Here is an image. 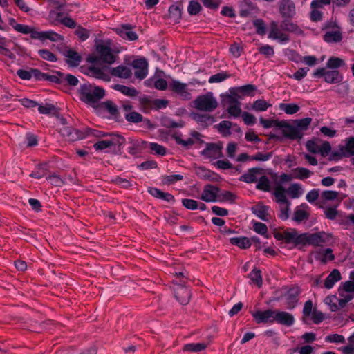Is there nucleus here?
<instances>
[{
	"instance_id": "obj_1",
	"label": "nucleus",
	"mask_w": 354,
	"mask_h": 354,
	"mask_svg": "<svg viewBox=\"0 0 354 354\" xmlns=\"http://www.w3.org/2000/svg\"><path fill=\"white\" fill-rule=\"evenodd\" d=\"M290 180L291 177L286 174L279 175L277 173H272L271 180L263 174L258 180L257 188L264 192H272L277 199H283L286 196L283 183Z\"/></svg>"
},
{
	"instance_id": "obj_2",
	"label": "nucleus",
	"mask_w": 354,
	"mask_h": 354,
	"mask_svg": "<svg viewBox=\"0 0 354 354\" xmlns=\"http://www.w3.org/2000/svg\"><path fill=\"white\" fill-rule=\"evenodd\" d=\"M8 22L16 32L24 35H29L34 39H39L40 41L48 39L52 41H57L62 39L60 35L53 30L38 31L32 26L17 23L14 18H10Z\"/></svg>"
},
{
	"instance_id": "obj_3",
	"label": "nucleus",
	"mask_w": 354,
	"mask_h": 354,
	"mask_svg": "<svg viewBox=\"0 0 354 354\" xmlns=\"http://www.w3.org/2000/svg\"><path fill=\"white\" fill-rule=\"evenodd\" d=\"M91 71L95 78L106 82L110 81L111 75L124 79L129 78L131 75L130 68L125 66H119L116 68H111L109 66H103L102 68L92 67Z\"/></svg>"
},
{
	"instance_id": "obj_4",
	"label": "nucleus",
	"mask_w": 354,
	"mask_h": 354,
	"mask_svg": "<svg viewBox=\"0 0 354 354\" xmlns=\"http://www.w3.org/2000/svg\"><path fill=\"white\" fill-rule=\"evenodd\" d=\"M79 93L80 99L92 106H95L105 95V91L102 87L91 84H82Z\"/></svg>"
},
{
	"instance_id": "obj_5",
	"label": "nucleus",
	"mask_w": 354,
	"mask_h": 354,
	"mask_svg": "<svg viewBox=\"0 0 354 354\" xmlns=\"http://www.w3.org/2000/svg\"><path fill=\"white\" fill-rule=\"evenodd\" d=\"M194 107L201 111L212 112L218 106V102L212 93L198 96L194 101Z\"/></svg>"
},
{
	"instance_id": "obj_6",
	"label": "nucleus",
	"mask_w": 354,
	"mask_h": 354,
	"mask_svg": "<svg viewBox=\"0 0 354 354\" xmlns=\"http://www.w3.org/2000/svg\"><path fill=\"white\" fill-rule=\"evenodd\" d=\"M268 37L282 44L290 41L288 35L283 31L281 26H279L278 23L275 21H272L269 24Z\"/></svg>"
},
{
	"instance_id": "obj_7",
	"label": "nucleus",
	"mask_w": 354,
	"mask_h": 354,
	"mask_svg": "<svg viewBox=\"0 0 354 354\" xmlns=\"http://www.w3.org/2000/svg\"><path fill=\"white\" fill-rule=\"evenodd\" d=\"M315 77H324L326 82L328 84H337L343 80L342 75L336 70L327 71L325 68H319L314 73Z\"/></svg>"
},
{
	"instance_id": "obj_8",
	"label": "nucleus",
	"mask_w": 354,
	"mask_h": 354,
	"mask_svg": "<svg viewBox=\"0 0 354 354\" xmlns=\"http://www.w3.org/2000/svg\"><path fill=\"white\" fill-rule=\"evenodd\" d=\"M306 147L308 151L315 154H319L322 157L327 156L331 149L329 142H321L317 140L308 141Z\"/></svg>"
},
{
	"instance_id": "obj_9",
	"label": "nucleus",
	"mask_w": 354,
	"mask_h": 354,
	"mask_svg": "<svg viewBox=\"0 0 354 354\" xmlns=\"http://www.w3.org/2000/svg\"><path fill=\"white\" fill-rule=\"evenodd\" d=\"M185 283L186 281L182 280L174 288L175 297L182 305L187 304L191 297L190 290L185 286Z\"/></svg>"
},
{
	"instance_id": "obj_10",
	"label": "nucleus",
	"mask_w": 354,
	"mask_h": 354,
	"mask_svg": "<svg viewBox=\"0 0 354 354\" xmlns=\"http://www.w3.org/2000/svg\"><path fill=\"white\" fill-rule=\"evenodd\" d=\"M313 202L315 205H318L320 208L324 210L325 216L330 220H334L338 215L339 212L337 210V207L339 204L329 205L327 203L328 201H309Z\"/></svg>"
},
{
	"instance_id": "obj_11",
	"label": "nucleus",
	"mask_w": 354,
	"mask_h": 354,
	"mask_svg": "<svg viewBox=\"0 0 354 354\" xmlns=\"http://www.w3.org/2000/svg\"><path fill=\"white\" fill-rule=\"evenodd\" d=\"M279 10L284 18H292L296 14V8L292 0H280L278 3Z\"/></svg>"
},
{
	"instance_id": "obj_12",
	"label": "nucleus",
	"mask_w": 354,
	"mask_h": 354,
	"mask_svg": "<svg viewBox=\"0 0 354 354\" xmlns=\"http://www.w3.org/2000/svg\"><path fill=\"white\" fill-rule=\"evenodd\" d=\"M354 155V137H350L345 140L344 145H339L338 151L334 153V156L349 157Z\"/></svg>"
},
{
	"instance_id": "obj_13",
	"label": "nucleus",
	"mask_w": 354,
	"mask_h": 354,
	"mask_svg": "<svg viewBox=\"0 0 354 354\" xmlns=\"http://www.w3.org/2000/svg\"><path fill=\"white\" fill-rule=\"evenodd\" d=\"M132 66L135 69V76L140 79H144L148 74V64L145 58H140L134 60Z\"/></svg>"
},
{
	"instance_id": "obj_14",
	"label": "nucleus",
	"mask_w": 354,
	"mask_h": 354,
	"mask_svg": "<svg viewBox=\"0 0 354 354\" xmlns=\"http://www.w3.org/2000/svg\"><path fill=\"white\" fill-rule=\"evenodd\" d=\"M96 51L100 57V59L107 64H112L115 62V57L111 53L109 46L105 44H99L96 46Z\"/></svg>"
},
{
	"instance_id": "obj_15",
	"label": "nucleus",
	"mask_w": 354,
	"mask_h": 354,
	"mask_svg": "<svg viewBox=\"0 0 354 354\" xmlns=\"http://www.w3.org/2000/svg\"><path fill=\"white\" fill-rule=\"evenodd\" d=\"M252 315L257 324L273 322L274 310L268 309L266 310H257L252 312Z\"/></svg>"
},
{
	"instance_id": "obj_16",
	"label": "nucleus",
	"mask_w": 354,
	"mask_h": 354,
	"mask_svg": "<svg viewBox=\"0 0 354 354\" xmlns=\"http://www.w3.org/2000/svg\"><path fill=\"white\" fill-rule=\"evenodd\" d=\"M279 128L281 129L283 135L290 139L301 138L303 136V133L298 128L291 126L284 121H281V125Z\"/></svg>"
},
{
	"instance_id": "obj_17",
	"label": "nucleus",
	"mask_w": 354,
	"mask_h": 354,
	"mask_svg": "<svg viewBox=\"0 0 354 354\" xmlns=\"http://www.w3.org/2000/svg\"><path fill=\"white\" fill-rule=\"evenodd\" d=\"M123 139L120 137L111 138L107 140H101L94 145V148L97 151H107L111 147L121 145V140Z\"/></svg>"
},
{
	"instance_id": "obj_18",
	"label": "nucleus",
	"mask_w": 354,
	"mask_h": 354,
	"mask_svg": "<svg viewBox=\"0 0 354 354\" xmlns=\"http://www.w3.org/2000/svg\"><path fill=\"white\" fill-rule=\"evenodd\" d=\"M274 321L280 324L290 326L294 324L295 318L293 315L289 313L274 310Z\"/></svg>"
},
{
	"instance_id": "obj_19",
	"label": "nucleus",
	"mask_w": 354,
	"mask_h": 354,
	"mask_svg": "<svg viewBox=\"0 0 354 354\" xmlns=\"http://www.w3.org/2000/svg\"><path fill=\"white\" fill-rule=\"evenodd\" d=\"M299 293L300 290L298 287L292 288L287 292L285 297L288 309L292 310L297 306Z\"/></svg>"
},
{
	"instance_id": "obj_20",
	"label": "nucleus",
	"mask_w": 354,
	"mask_h": 354,
	"mask_svg": "<svg viewBox=\"0 0 354 354\" xmlns=\"http://www.w3.org/2000/svg\"><path fill=\"white\" fill-rule=\"evenodd\" d=\"M169 88L180 95L185 99H189L191 97L190 93L187 88V84L182 83L177 80H172L169 84Z\"/></svg>"
},
{
	"instance_id": "obj_21",
	"label": "nucleus",
	"mask_w": 354,
	"mask_h": 354,
	"mask_svg": "<svg viewBox=\"0 0 354 354\" xmlns=\"http://www.w3.org/2000/svg\"><path fill=\"white\" fill-rule=\"evenodd\" d=\"M223 102L227 106V111L230 117L236 118L241 116L242 111L240 101H232L224 99Z\"/></svg>"
},
{
	"instance_id": "obj_22",
	"label": "nucleus",
	"mask_w": 354,
	"mask_h": 354,
	"mask_svg": "<svg viewBox=\"0 0 354 354\" xmlns=\"http://www.w3.org/2000/svg\"><path fill=\"white\" fill-rule=\"evenodd\" d=\"M115 31L118 35L124 39L135 41L138 39L137 34L133 31L132 28L129 25H122L117 28Z\"/></svg>"
},
{
	"instance_id": "obj_23",
	"label": "nucleus",
	"mask_w": 354,
	"mask_h": 354,
	"mask_svg": "<svg viewBox=\"0 0 354 354\" xmlns=\"http://www.w3.org/2000/svg\"><path fill=\"white\" fill-rule=\"evenodd\" d=\"M202 154L209 158H217L221 156V146L218 144H207Z\"/></svg>"
},
{
	"instance_id": "obj_24",
	"label": "nucleus",
	"mask_w": 354,
	"mask_h": 354,
	"mask_svg": "<svg viewBox=\"0 0 354 354\" xmlns=\"http://www.w3.org/2000/svg\"><path fill=\"white\" fill-rule=\"evenodd\" d=\"M264 174V171L260 168H252L241 176V180L250 183L259 180L261 175Z\"/></svg>"
},
{
	"instance_id": "obj_25",
	"label": "nucleus",
	"mask_w": 354,
	"mask_h": 354,
	"mask_svg": "<svg viewBox=\"0 0 354 354\" xmlns=\"http://www.w3.org/2000/svg\"><path fill=\"white\" fill-rule=\"evenodd\" d=\"M252 213L260 219L268 221L270 218L269 207L261 203H258L252 207Z\"/></svg>"
},
{
	"instance_id": "obj_26",
	"label": "nucleus",
	"mask_w": 354,
	"mask_h": 354,
	"mask_svg": "<svg viewBox=\"0 0 354 354\" xmlns=\"http://www.w3.org/2000/svg\"><path fill=\"white\" fill-rule=\"evenodd\" d=\"M191 136L184 139L180 136H175L174 138L177 144L185 147H189L194 145L196 141L201 139V134L196 131L192 132Z\"/></svg>"
},
{
	"instance_id": "obj_27",
	"label": "nucleus",
	"mask_w": 354,
	"mask_h": 354,
	"mask_svg": "<svg viewBox=\"0 0 354 354\" xmlns=\"http://www.w3.org/2000/svg\"><path fill=\"white\" fill-rule=\"evenodd\" d=\"M342 36L340 28L337 26L326 32L324 39L327 43H336L342 40Z\"/></svg>"
},
{
	"instance_id": "obj_28",
	"label": "nucleus",
	"mask_w": 354,
	"mask_h": 354,
	"mask_svg": "<svg viewBox=\"0 0 354 354\" xmlns=\"http://www.w3.org/2000/svg\"><path fill=\"white\" fill-rule=\"evenodd\" d=\"M314 257L316 260L320 261L323 263H326L328 261H332L335 259L333 254V250L330 248L319 249L313 253Z\"/></svg>"
},
{
	"instance_id": "obj_29",
	"label": "nucleus",
	"mask_w": 354,
	"mask_h": 354,
	"mask_svg": "<svg viewBox=\"0 0 354 354\" xmlns=\"http://www.w3.org/2000/svg\"><path fill=\"white\" fill-rule=\"evenodd\" d=\"M326 234L324 232L308 233V244L318 246L325 243Z\"/></svg>"
},
{
	"instance_id": "obj_30",
	"label": "nucleus",
	"mask_w": 354,
	"mask_h": 354,
	"mask_svg": "<svg viewBox=\"0 0 354 354\" xmlns=\"http://www.w3.org/2000/svg\"><path fill=\"white\" fill-rule=\"evenodd\" d=\"M309 215L310 213L307 209V207L305 204H302L295 209L292 219L297 223H301L308 220Z\"/></svg>"
},
{
	"instance_id": "obj_31",
	"label": "nucleus",
	"mask_w": 354,
	"mask_h": 354,
	"mask_svg": "<svg viewBox=\"0 0 354 354\" xmlns=\"http://www.w3.org/2000/svg\"><path fill=\"white\" fill-rule=\"evenodd\" d=\"M339 296L347 295L354 298V281H346L338 289Z\"/></svg>"
},
{
	"instance_id": "obj_32",
	"label": "nucleus",
	"mask_w": 354,
	"mask_h": 354,
	"mask_svg": "<svg viewBox=\"0 0 354 354\" xmlns=\"http://www.w3.org/2000/svg\"><path fill=\"white\" fill-rule=\"evenodd\" d=\"M220 195V190L218 187L207 185L203 190L201 199H216Z\"/></svg>"
},
{
	"instance_id": "obj_33",
	"label": "nucleus",
	"mask_w": 354,
	"mask_h": 354,
	"mask_svg": "<svg viewBox=\"0 0 354 354\" xmlns=\"http://www.w3.org/2000/svg\"><path fill=\"white\" fill-rule=\"evenodd\" d=\"M340 279V272L337 269H334L325 279L324 287L327 289H330L334 286L335 283Z\"/></svg>"
},
{
	"instance_id": "obj_34",
	"label": "nucleus",
	"mask_w": 354,
	"mask_h": 354,
	"mask_svg": "<svg viewBox=\"0 0 354 354\" xmlns=\"http://www.w3.org/2000/svg\"><path fill=\"white\" fill-rule=\"evenodd\" d=\"M279 209V216L282 220H287L290 214V201H277Z\"/></svg>"
},
{
	"instance_id": "obj_35",
	"label": "nucleus",
	"mask_w": 354,
	"mask_h": 354,
	"mask_svg": "<svg viewBox=\"0 0 354 354\" xmlns=\"http://www.w3.org/2000/svg\"><path fill=\"white\" fill-rule=\"evenodd\" d=\"M303 193L304 190L301 186L297 183H292L287 189H286V195L287 194L292 198L301 197Z\"/></svg>"
},
{
	"instance_id": "obj_36",
	"label": "nucleus",
	"mask_w": 354,
	"mask_h": 354,
	"mask_svg": "<svg viewBox=\"0 0 354 354\" xmlns=\"http://www.w3.org/2000/svg\"><path fill=\"white\" fill-rule=\"evenodd\" d=\"M194 119L203 127H207L214 122V118L208 114H194Z\"/></svg>"
},
{
	"instance_id": "obj_37",
	"label": "nucleus",
	"mask_w": 354,
	"mask_h": 354,
	"mask_svg": "<svg viewBox=\"0 0 354 354\" xmlns=\"http://www.w3.org/2000/svg\"><path fill=\"white\" fill-rule=\"evenodd\" d=\"M311 174V172L304 167H297L292 171V174L289 175L291 177V179L292 178H298V179H306L310 177Z\"/></svg>"
},
{
	"instance_id": "obj_38",
	"label": "nucleus",
	"mask_w": 354,
	"mask_h": 354,
	"mask_svg": "<svg viewBox=\"0 0 354 354\" xmlns=\"http://www.w3.org/2000/svg\"><path fill=\"white\" fill-rule=\"evenodd\" d=\"M66 62L71 66H76L79 65L81 58L80 56L74 50H68L66 53Z\"/></svg>"
},
{
	"instance_id": "obj_39",
	"label": "nucleus",
	"mask_w": 354,
	"mask_h": 354,
	"mask_svg": "<svg viewBox=\"0 0 354 354\" xmlns=\"http://www.w3.org/2000/svg\"><path fill=\"white\" fill-rule=\"evenodd\" d=\"M111 88L116 90L127 96H134L136 95L137 91L132 87H128L121 84H114L111 86Z\"/></svg>"
},
{
	"instance_id": "obj_40",
	"label": "nucleus",
	"mask_w": 354,
	"mask_h": 354,
	"mask_svg": "<svg viewBox=\"0 0 354 354\" xmlns=\"http://www.w3.org/2000/svg\"><path fill=\"white\" fill-rule=\"evenodd\" d=\"M230 243L232 245L239 246L242 249H246L250 247V240L246 237H234L230 239Z\"/></svg>"
},
{
	"instance_id": "obj_41",
	"label": "nucleus",
	"mask_w": 354,
	"mask_h": 354,
	"mask_svg": "<svg viewBox=\"0 0 354 354\" xmlns=\"http://www.w3.org/2000/svg\"><path fill=\"white\" fill-rule=\"evenodd\" d=\"M148 192L151 196L159 199H173V196L167 193H164L162 191L154 187H148Z\"/></svg>"
},
{
	"instance_id": "obj_42",
	"label": "nucleus",
	"mask_w": 354,
	"mask_h": 354,
	"mask_svg": "<svg viewBox=\"0 0 354 354\" xmlns=\"http://www.w3.org/2000/svg\"><path fill=\"white\" fill-rule=\"evenodd\" d=\"M183 205L188 209H200L203 211L206 209V206L203 203H197V201H182Z\"/></svg>"
},
{
	"instance_id": "obj_43",
	"label": "nucleus",
	"mask_w": 354,
	"mask_h": 354,
	"mask_svg": "<svg viewBox=\"0 0 354 354\" xmlns=\"http://www.w3.org/2000/svg\"><path fill=\"white\" fill-rule=\"evenodd\" d=\"M207 347L205 343H191L184 345L183 350L184 351L198 352L204 350Z\"/></svg>"
},
{
	"instance_id": "obj_44",
	"label": "nucleus",
	"mask_w": 354,
	"mask_h": 354,
	"mask_svg": "<svg viewBox=\"0 0 354 354\" xmlns=\"http://www.w3.org/2000/svg\"><path fill=\"white\" fill-rule=\"evenodd\" d=\"M270 106H271V104L264 100L259 99L254 102L252 109L256 111H265Z\"/></svg>"
},
{
	"instance_id": "obj_45",
	"label": "nucleus",
	"mask_w": 354,
	"mask_h": 354,
	"mask_svg": "<svg viewBox=\"0 0 354 354\" xmlns=\"http://www.w3.org/2000/svg\"><path fill=\"white\" fill-rule=\"evenodd\" d=\"M232 122L227 120L221 121L218 124V131L223 136H227L231 134L230 129Z\"/></svg>"
},
{
	"instance_id": "obj_46",
	"label": "nucleus",
	"mask_w": 354,
	"mask_h": 354,
	"mask_svg": "<svg viewBox=\"0 0 354 354\" xmlns=\"http://www.w3.org/2000/svg\"><path fill=\"white\" fill-rule=\"evenodd\" d=\"M248 277L251 281L255 283L258 287H261L262 285V277L261 270L257 268H254L249 274Z\"/></svg>"
},
{
	"instance_id": "obj_47",
	"label": "nucleus",
	"mask_w": 354,
	"mask_h": 354,
	"mask_svg": "<svg viewBox=\"0 0 354 354\" xmlns=\"http://www.w3.org/2000/svg\"><path fill=\"white\" fill-rule=\"evenodd\" d=\"M297 232L295 230L291 231H284L283 233L278 234L277 237L278 239H282L285 240L286 243H293L295 239V236Z\"/></svg>"
},
{
	"instance_id": "obj_48",
	"label": "nucleus",
	"mask_w": 354,
	"mask_h": 354,
	"mask_svg": "<svg viewBox=\"0 0 354 354\" xmlns=\"http://www.w3.org/2000/svg\"><path fill=\"white\" fill-rule=\"evenodd\" d=\"M281 28L285 32L286 31L295 33H299L301 32V30L295 24L287 20H284L281 23Z\"/></svg>"
},
{
	"instance_id": "obj_49",
	"label": "nucleus",
	"mask_w": 354,
	"mask_h": 354,
	"mask_svg": "<svg viewBox=\"0 0 354 354\" xmlns=\"http://www.w3.org/2000/svg\"><path fill=\"white\" fill-rule=\"evenodd\" d=\"M238 87L231 88L229 90V94H227L224 99L232 100V101H239L243 97L240 93V91H238Z\"/></svg>"
},
{
	"instance_id": "obj_50",
	"label": "nucleus",
	"mask_w": 354,
	"mask_h": 354,
	"mask_svg": "<svg viewBox=\"0 0 354 354\" xmlns=\"http://www.w3.org/2000/svg\"><path fill=\"white\" fill-rule=\"evenodd\" d=\"M343 65H344V60L339 57H330L326 63V67L328 68H331V69L338 68Z\"/></svg>"
},
{
	"instance_id": "obj_51",
	"label": "nucleus",
	"mask_w": 354,
	"mask_h": 354,
	"mask_svg": "<svg viewBox=\"0 0 354 354\" xmlns=\"http://www.w3.org/2000/svg\"><path fill=\"white\" fill-rule=\"evenodd\" d=\"M279 108L281 110L283 111L287 114H294L296 113L299 110V107L297 104L290 103V104H281L279 105Z\"/></svg>"
},
{
	"instance_id": "obj_52",
	"label": "nucleus",
	"mask_w": 354,
	"mask_h": 354,
	"mask_svg": "<svg viewBox=\"0 0 354 354\" xmlns=\"http://www.w3.org/2000/svg\"><path fill=\"white\" fill-rule=\"evenodd\" d=\"M253 25L256 28L257 33L259 35H264L266 32V27L265 22L261 19H255Z\"/></svg>"
},
{
	"instance_id": "obj_53",
	"label": "nucleus",
	"mask_w": 354,
	"mask_h": 354,
	"mask_svg": "<svg viewBox=\"0 0 354 354\" xmlns=\"http://www.w3.org/2000/svg\"><path fill=\"white\" fill-rule=\"evenodd\" d=\"M261 124L265 128L268 129L270 127H279L281 125V121L277 120H266L261 118L259 120Z\"/></svg>"
},
{
	"instance_id": "obj_54",
	"label": "nucleus",
	"mask_w": 354,
	"mask_h": 354,
	"mask_svg": "<svg viewBox=\"0 0 354 354\" xmlns=\"http://www.w3.org/2000/svg\"><path fill=\"white\" fill-rule=\"evenodd\" d=\"M325 341L330 343H340L344 344L346 342L345 338L343 335L337 333L331 334L325 337Z\"/></svg>"
},
{
	"instance_id": "obj_55",
	"label": "nucleus",
	"mask_w": 354,
	"mask_h": 354,
	"mask_svg": "<svg viewBox=\"0 0 354 354\" xmlns=\"http://www.w3.org/2000/svg\"><path fill=\"white\" fill-rule=\"evenodd\" d=\"M46 174V165H41L30 176L32 178L40 179L45 176Z\"/></svg>"
},
{
	"instance_id": "obj_56",
	"label": "nucleus",
	"mask_w": 354,
	"mask_h": 354,
	"mask_svg": "<svg viewBox=\"0 0 354 354\" xmlns=\"http://www.w3.org/2000/svg\"><path fill=\"white\" fill-rule=\"evenodd\" d=\"M151 80L153 82L154 87L158 90H165L168 86L167 81L161 77L155 76Z\"/></svg>"
},
{
	"instance_id": "obj_57",
	"label": "nucleus",
	"mask_w": 354,
	"mask_h": 354,
	"mask_svg": "<svg viewBox=\"0 0 354 354\" xmlns=\"http://www.w3.org/2000/svg\"><path fill=\"white\" fill-rule=\"evenodd\" d=\"M149 149L156 154L160 156H164L166 154V149L156 142H149L148 143Z\"/></svg>"
},
{
	"instance_id": "obj_58",
	"label": "nucleus",
	"mask_w": 354,
	"mask_h": 354,
	"mask_svg": "<svg viewBox=\"0 0 354 354\" xmlns=\"http://www.w3.org/2000/svg\"><path fill=\"white\" fill-rule=\"evenodd\" d=\"M201 9V4L197 1H191L187 7V12L191 15L198 14Z\"/></svg>"
},
{
	"instance_id": "obj_59",
	"label": "nucleus",
	"mask_w": 354,
	"mask_h": 354,
	"mask_svg": "<svg viewBox=\"0 0 354 354\" xmlns=\"http://www.w3.org/2000/svg\"><path fill=\"white\" fill-rule=\"evenodd\" d=\"M183 176L180 174H170L163 178L162 182L165 184L172 185L178 181L183 180Z\"/></svg>"
},
{
	"instance_id": "obj_60",
	"label": "nucleus",
	"mask_w": 354,
	"mask_h": 354,
	"mask_svg": "<svg viewBox=\"0 0 354 354\" xmlns=\"http://www.w3.org/2000/svg\"><path fill=\"white\" fill-rule=\"evenodd\" d=\"M239 90L241 93L243 97L247 95H253L254 91L256 90V87L252 84H247L242 86H239Z\"/></svg>"
},
{
	"instance_id": "obj_61",
	"label": "nucleus",
	"mask_w": 354,
	"mask_h": 354,
	"mask_svg": "<svg viewBox=\"0 0 354 354\" xmlns=\"http://www.w3.org/2000/svg\"><path fill=\"white\" fill-rule=\"evenodd\" d=\"M46 180L51 185L61 187L64 184V180L57 174H53L46 177Z\"/></svg>"
},
{
	"instance_id": "obj_62",
	"label": "nucleus",
	"mask_w": 354,
	"mask_h": 354,
	"mask_svg": "<svg viewBox=\"0 0 354 354\" xmlns=\"http://www.w3.org/2000/svg\"><path fill=\"white\" fill-rule=\"evenodd\" d=\"M311 122V118H306L301 120H299L296 122V128H298L301 133L303 131L306 130L308 127L310 125Z\"/></svg>"
},
{
	"instance_id": "obj_63",
	"label": "nucleus",
	"mask_w": 354,
	"mask_h": 354,
	"mask_svg": "<svg viewBox=\"0 0 354 354\" xmlns=\"http://www.w3.org/2000/svg\"><path fill=\"white\" fill-rule=\"evenodd\" d=\"M311 8V12H310V19L313 21H318L322 19V13L320 11L319 6H314L310 7Z\"/></svg>"
},
{
	"instance_id": "obj_64",
	"label": "nucleus",
	"mask_w": 354,
	"mask_h": 354,
	"mask_svg": "<svg viewBox=\"0 0 354 354\" xmlns=\"http://www.w3.org/2000/svg\"><path fill=\"white\" fill-rule=\"evenodd\" d=\"M39 56L50 62H55L57 60L55 55L51 53L50 51L46 50V49H41L39 50L38 52Z\"/></svg>"
}]
</instances>
